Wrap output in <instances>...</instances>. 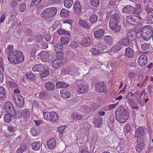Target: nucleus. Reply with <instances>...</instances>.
Here are the masks:
<instances>
[{"mask_svg":"<svg viewBox=\"0 0 153 153\" xmlns=\"http://www.w3.org/2000/svg\"><path fill=\"white\" fill-rule=\"evenodd\" d=\"M120 16L117 13L112 15L110 19L109 25L110 28L115 33L120 30L121 26L119 23Z\"/></svg>","mask_w":153,"mask_h":153,"instance_id":"obj_1","label":"nucleus"},{"mask_svg":"<svg viewBox=\"0 0 153 153\" xmlns=\"http://www.w3.org/2000/svg\"><path fill=\"white\" fill-rule=\"evenodd\" d=\"M127 110L123 107H120L116 111V119L120 123H125L128 117Z\"/></svg>","mask_w":153,"mask_h":153,"instance_id":"obj_2","label":"nucleus"},{"mask_svg":"<svg viewBox=\"0 0 153 153\" xmlns=\"http://www.w3.org/2000/svg\"><path fill=\"white\" fill-rule=\"evenodd\" d=\"M8 59L11 63L18 64L24 61V57L20 51H16L13 52L12 55L8 56Z\"/></svg>","mask_w":153,"mask_h":153,"instance_id":"obj_3","label":"nucleus"},{"mask_svg":"<svg viewBox=\"0 0 153 153\" xmlns=\"http://www.w3.org/2000/svg\"><path fill=\"white\" fill-rule=\"evenodd\" d=\"M153 34L152 29L150 26L147 25L143 27L141 32V36L146 41L150 39Z\"/></svg>","mask_w":153,"mask_h":153,"instance_id":"obj_4","label":"nucleus"},{"mask_svg":"<svg viewBox=\"0 0 153 153\" xmlns=\"http://www.w3.org/2000/svg\"><path fill=\"white\" fill-rule=\"evenodd\" d=\"M57 9L55 7H51L45 9L41 14V17L46 19L51 18L56 15Z\"/></svg>","mask_w":153,"mask_h":153,"instance_id":"obj_5","label":"nucleus"},{"mask_svg":"<svg viewBox=\"0 0 153 153\" xmlns=\"http://www.w3.org/2000/svg\"><path fill=\"white\" fill-rule=\"evenodd\" d=\"M39 57L43 62H48L53 58L52 53L45 51H42L38 55Z\"/></svg>","mask_w":153,"mask_h":153,"instance_id":"obj_6","label":"nucleus"},{"mask_svg":"<svg viewBox=\"0 0 153 153\" xmlns=\"http://www.w3.org/2000/svg\"><path fill=\"white\" fill-rule=\"evenodd\" d=\"M44 119L51 122L56 121L58 119L57 114L55 111L44 112L43 113Z\"/></svg>","mask_w":153,"mask_h":153,"instance_id":"obj_7","label":"nucleus"},{"mask_svg":"<svg viewBox=\"0 0 153 153\" xmlns=\"http://www.w3.org/2000/svg\"><path fill=\"white\" fill-rule=\"evenodd\" d=\"M13 96L17 106L19 108H22L24 106L25 102L22 97L19 95L15 94H13Z\"/></svg>","mask_w":153,"mask_h":153,"instance_id":"obj_8","label":"nucleus"},{"mask_svg":"<svg viewBox=\"0 0 153 153\" xmlns=\"http://www.w3.org/2000/svg\"><path fill=\"white\" fill-rule=\"evenodd\" d=\"M126 20L129 23L134 25H137L138 22L142 21V19L140 17L136 16H128L126 17Z\"/></svg>","mask_w":153,"mask_h":153,"instance_id":"obj_9","label":"nucleus"},{"mask_svg":"<svg viewBox=\"0 0 153 153\" xmlns=\"http://www.w3.org/2000/svg\"><path fill=\"white\" fill-rule=\"evenodd\" d=\"M125 36L130 41L135 40L137 37V33L134 30H130L126 34Z\"/></svg>","mask_w":153,"mask_h":153,"instance_id":"obj_10","label":"nucleus"},{"mask_svg":"<svg viewBox=\"0 0 153 153\" xmlns=\"http://www.w3.org/2000/svg\"><path fill=\"white\" fill-rule=\"evenodd\" d=\"M126 36L125 33L121 34V38L118 41V43L119 44L126 47L129 46L130 44V41Z\"/></svg>","mask_w":153,"mask_h":153,"instance_id":"obj_11","label":"nucleus"},{"mask_svg":"<svg viewBox=\"0 0 153 153\" xmlns=\"http://www.w3.org/2000/svg\"><path fill=\"white\" fill-rule=\"evenodd\" d=\"M137 144L136 146V149L137 152H140L145 147L143 138L142 137H139L137 140Z\"/></svg>","mask_w":153,"mask_h":153,"instance_id":"obj_12","label":"nucleus"},{"mask_svg":"<svg viewBox=\"0 0 153 153\" xmlns=\"http://www.w3.org/2000/svg\"><path fill=\"white\" fill-rule=\"evenodd\" d=\"M100 29L97 31H95L94 33V37L96 38H101L104 33V30L103 29L100 28V26H97L95 27L94 30H97Z\"/></svg>","mask_w":153,"mask_h":153,"instance_id":"obj_13","label":"nucleus"},{"mask_svg":"<svg viewBox=\"0 0 153 153\" xmlns=\"http://www.w3.org/2000/svg\"><path fill=\"white\" fill-rule=\"evenodd\" d=\"M4 106L7 111L14 115V114H15V110L13 105L10 102H6L4 104Z\"/></svg>","mask_w":153,"mask_h":153,"instance_id":"obj_14","label":"nucleus"},{"mask_svg":"<svg viewBox=\"0 0 153 153\" xmlns=\"http://www.w3.org/2000/svg\"><path fill=\"white\" fill-rule=\"evenodd\" d=\"M96 90L100 92H105L107 91L106 87L104 82L97 83L96 85Z\"/></svg>","mask_w":153,"mask_h":153,"instance_id":"obj_15","label":"nucleus"},{"mask_svg":"<svg viewBox=\"0 0 153 153\" xmlns=\"http://www.w3.org/2000/svg\"><path fill=\"white\" fill-rule=\"evenodd\" d=\"M147 57L145 55L140 56L138 59V64L140 66H145L147 63Z\"/></svg>","mask_w":153,"mask_h":153,"instance_id":"obj_16","label":"nucleus"},{"mask_svg":"<svg viewBox=\"0 0 153 153\" xmlns=\"http://www.w3.org/2000/svg\"><path fill=\"white\" fill-rule=\"evenodd\" d=\"M74 7L75 13L78 15L80 14L82 7L79 1H76L74 2Z\"/></svg>","mask_w":153,"mask_h":153,"instance_id":"obj_17","label":"nucleus"},{"mask_svg":"<svg viewBox=\"0 0 153 153\" xmlns=\"http://www.w3.org/2000/svg\"><path fill=\"white\" fill-rule=\"evenodd\" d=\"M136 8L132 6L127 5L124 7L122 11L123 13H132L134 12L136 10Z\"/></svg>","mask_w":153,"mask_h":153,"instance_id":"obj_18","label":"nucleus"},{"mask_svg":"<svg viewBox=\"0 0 153 153\" xmlns=\"http://www.w3.org/2000/svg\"><path fill=\"white\" fill-rule=\"evenodd\" d=\"M80 43L83 46H88L92 44L91 39L88 37L85 38Z\"/></svg>","mask_w":153,"mask_h":153,"instance_id":"obj_19","label":"nucleus"},{"mask_svg":"<svg viewBox=\"0 0 153 153\" xmlns=\"http://www.w3.org/2000/svg\"><path fill=\"white\" fill-rule=\"evenodd\" d=\"M145 131L144 129L142 127H139L136 129L135 136L136 137H141V136L144 135Z\"/></svg>","mask_w":153,"mask_h":153,"instance_id":"obj_20","label":"nucleus"},{"mask_svg":"<svg viewBox=\"0 0 153 153\" xmlns=\"http://www.w3.org/2000/svg\"><path fill=\"white\" fill-rule=\"evenodd\" d=\"M47 145L50 149H53L56 145L55 140L53 138H51L49 141H47Z\"/></svg>","mask_w":153,"mask_h":153,"instance_id":"obj_21","label":"nucleus"},{"mask_svg":"<svg viewBox=\"0 0 153 153\" xmlns=\"http://www.w3.org/2000/svg\"><path fill=\"white\" fill-rule=\"evenodd\" d=\"M62 60L59 59L53 60L51 63L52 67L54 68H59L62 64Z\"/></svg>","mask_w":153,"mask_h":153,"instance_id":"obj_22","label":"nucleus"},{"mask_svg":"<svg viewBox=\"0 0 153 153\" xmlns=\"http://www.w3.org/2000/svg\"><path fill=\"white\" fill-rule=\"evenodd\" d=\"M42 145L39 141H35L31 145L32 149L35 151L39 150Z\"/></svg>","mask_w":153,"mask_h":153,"instance_id":"obj_23","label":"nucleus"},{"mask_svg":"<svg viewBox=\"0 0 153 153\" xmlns=\"http://www.w3.org/2000/svg\"><path fill=\"white\" fill-rule=\"evenodd\" d=\"M60 93L61 96L63 98H68L71 96L70 92L68 91L65 89L61 90Z\"/></svg>","mask_w":153,"mask_h":153,"instance_id":"obj_24","label":"nucleus"},{"mask_svg":"<svg viewBox=\"0 0 153 153\" xmlns=\"http://www.w3.org/2000/svg\"><path fill=\"white\" fill-rule=\"evenodd\" d=\"M88 90V87L83 85H79L77 88V91L79 93L83 94L85 93Z\"/></svg>","mask_w":153,"mask_h":153,"instance_id":"obj_25","label":"nucleus"},{"mask_svg":"<svg viewBox=\"0 0 153 153\" xmlns=\"http://www.w3.org/2000/svg\"><path fill=\"white\" fill-rule=\"evenodd\" d=\"M102 121V119L98 117L94 118L93 123L96 127H99L101 125Z\"/></svg>","mask_w":153,"mask_h":153,"instance_id":"obj_26","label":"nucleus"},{"mask_svg":"<svg viewBox=\"0 0 153 153\" xmlns=\"http://www.w3.org/2000/svg\"><path fill=\"white\" fill-rule=\"evenodd\" d=\"M45 66L41 64L35 65L33 67V70L34 71H40L44 69Z\"/></svg>","mask_w":153,"mask_h":153,"instance_id":"obj_27","label":"nucleus"},{"mask_svg":"<svg viewBox=\"0 0 153 153\" xmlns=\"http://www.w3.org/2000/svg\"><path fill=\"white\" fill-rule=\"evenodd\" d=\"M6 91L3 86L0 87V100H3L6 97Z\"/></svg>","mask_w":153,"mask_h":153,"instance_id":"obj_28","label":"nucleus"},{"mask_svg":"<svg viewBox=\"0 0 153 153\" xmlns=\"http://www.w3.org/2000/svg\"><path fill=\"white\" fill-rule=\"evenodd\" d=\"M45 87L47 91H50L53 90L55 87L53 83L50 82H46L45 85Z\"/></svg>","mask_w":153,"mask_h":153,"instance_id":"obj_29","label":"nucleus"},{"mask_svg":"<svg viewBox=\"0 0 153 153\" xmlns=\"http://www.w3.org/2000/svg\"><path fill=\"white\" fill-rule=\"evenodd\" d=\"M6 83L7 86L10 88H18V85L12 81L7 80Z\"/></svg>","mask_w":153,"mask_h":153,"instance_id":"obj_30","label":"nucleus"},{"mask_svg":"<svg viewBox=\"0 0 153 153\" xmlns=\"http://www.w3.org/2000/svg\"><path fill=\"white\" fill-rule=\"evenodd\" d=\"M68 85V84L62 82H57L56 84V86L58 88H67Z\"/></svg>","mask_w":153,"mask_h":153,"instance_id":"obj_31","label":"nucleus"},{"mask_svg":"<svg viewBox=\"0 0 153 153\" xmlns=\"http://www.w3.org/2000/svg\"><path fill=\"white\" fill-rule=\"evenodd\" d=\"M126 53V56L129 58H131L133 56V50L129 47L127 48L125 50Z\"/></svg>","mask_w":153,"mask_h":153,"instance_id":"obj_32","label":"nucleus"},{"mask_svg":"<svg viewBox=\"0 0 153 153\" xmlns=\"http://www.w3.org/2000/svg\"><path fill=\"white\" fill-rule=\"evenodd\" d=\"M71 117L74 120H81L82 117V115L79 113H73L71 115Z\"/></svg>","mask_w":153,"mask_h":153,"instance_id":"obj_33","label":"nucleus"},{"mask_svg":"<svg viewBox=\"0 0 153 153\" xmlns=\"http://www.w3.org/2000/svg\"><path fill=\"white\" fill-rule=\"evenodd\" d=\"M134 94L131 92L127 94L126 99L128 100V103L130 104L133 103V100H134Z\"/></svg>","mask_w":153,"mask_h":153,"instance_id":"obj_34","label":"nucleus"},{"mask_svg":"<svg viewBox=\"0 0 153 153\" xmlns=\"http://www.w3.org/2000/svg\"><path fill=\"white\" fill-rule=\"evenodd\" d=\"M73 3V0H65L64 4L65 7L70 8L72 6Z\"/></svg>","mask_w":153,"mask_h":153,"instance_id":"obj_35","label":"nucleus"},{"mask_svg":"<svg viewBox=\"0 0 153 153\" xmlns=\"http://www.w3.org/2000/svg\"><path fill=\"white\" fill-rule=\"evenodd\" d=\"M70 40L69 37H66L64 36L61 37L60 39L61 43L63 45H65L69 42Z\"/></svg>","mask_w":153,"mask_h":153,"instance_id":"obj_36","label":"nucleus"},{"mask_svg":"<svg viewBox=\"0 0 153 153\" xmlns=\"http://www.w3.org/2000/svg\"><path fill=\"white\" fill-rule=\"evenodd\" d=\"M13 50V47L12 45H9L6 50V53L8 55V56L12 55V53Z\"/></svg>","mask_w":153,"mask_h":153,"instance_id":"obj_37","label":"nucleus"},{"mask_svg":"<svg viewBox=\"0 0 153 153\" xmlns=\"http://www.w3.org/2000/svg\"><path fill=\"white\" fill-rule=\"evenodd\" d=\"M57 33L60 35H67L69 36L71 35L70 33H69L66 30L62 29H60L58 30L57 31Z\"/></svg>","mask_w":153,"mask_h":153,"instance_id":"obj_38","label":"nucleus"},{"mask_svg":"<svg viewBox=\"0 0 153 153\" xmlns=\"http://www.w3.org/2000/svg\"><path fill=\"white\" fill-rule=\"evenodd\" d=\"M146 23L150 25L153 23V12H151L150 14L147 17L146 19Z\"/></svg>","mask_w":153,"mask_h":153,"instance_id":"obj_39","label":"nucleus"},{"mask_svg":"<svg viewBox=\"0 0 153 153\" xmlns=\"http://www.w3.org/2000/svg\"><path fill=\"white\" fill-rule=\"evenodd\" d=\"M16 124L14 123H12L8 127L9 131L11 132H14L16 129Z\"/></svg>","mask_w":153,"mask_h":153,"instance_id":"obj_40","label":"nucleus"},{"mask_svg":"<svg viewBox=\"0 0 153 153\" xmlns=\"http://www.w3.org/2000/svg\"><path fill=\"white\" fill-rule=\"evenodd\" d=\"M30 113V111L28 109L25 108L23 109L22 112L19 115V116L18 117H21L22 115H23L24 116H26V115H28ZM15 117H18L17 116H15Z\"/></svg>","mask_w":153,"mask_h":153,"instance_id":"obj_41","label":"nucleus"},{"mask_svg":"<svg viewBox=\"0 0 153 153\" xmlns=\"http://www.w3.org/2000/svg\"><path fill=\"white\" fill-rule=\"evenodd\" d=\"M27 146L25 144H22L17 150V153H22L26 149Z\"/></svg>","mask_w":153,"mask_h":153,"instance_id":"obj_42","label":"nucleus"},{"mask_svg":"<svg viewBox=\"0 0 153 153\" xmlns=\"http://www.w3.org/2000/svg\"><path fill=\"white\" fill-rule=\"evenodd\" d=\"M63 47L62 45L59 43H57L54 47L55 50L56 52H59L63 49Z\"/></svg>","mask_w":153,"mask_h":153,"instance_id":"obj_43","label":"nucleus"},{"mask_svg":"<svg viewBox=\"0 0 153 153\" xmlns=\"http://www.w3.org/2000/svg\"><path fill=\"white\" fill-rule=\"evenodd\" d=\"M79 24L80 26L86 28H89L90 27L88 24L82 19H80L79 20Z\"/></svg>","mask_w":153,"mask_h":153,"instance_id":"obj_44","label":"nucleus"},{"mask_svg":"<svg viewBox=\"0 0 153 153\" xmlns=\"http://www.w3.org/2000/svg\"><path fill=\"white\" fill-rule=\"evenodd\" d=\"M104 40L106 42L110 44L112 43L113 38L109 35L105 36L104 37Z\"/></svg>","mask_w":153,"mask_h":153,"instance_id":"obj_45","label":"nucleus"},{"mask_svg":"<svg viewBox=\"0 0 153 153\" xmlns=\"http://www.w3.org/2000/svg\"><path fill=\"white\" fill-rule=\"evenodd\" d=\"M8 114H5L4 115V120L7 123H9L11 120V117L10 113H8Z\"/></svg>","mask_w":153,"mask_h":153,"instance_id":"obj_46","label":"nucleus"},{"mask_svg":"<svg viewBox=\"0 0 153 153\" xmlns=\"http://www.w3.org/2000/svg\"><path fill=\"white\" fill-rule=\"evenodd\" d=\"M97 16L95 14H93L90 17V22L92 24H94L97 21Z\"/></svg>","mask_w":153,"mask_h":153,"instance_id":"obj_47","label":"nucleus"},{"mask_svg":"<svg viewBox=\"0 0 153 153\" xmlns=\"http://www.w3.org/2000/svg\"><path fill=\"white\" fill-rule=\"evenodd\" d=\"M49 74V72L48 70H44L42 73L40 74V76L42 78H44L47 77Z\"/></svg>","mask_w":153,"mask_h":153,"instance_id":"obj_48","label":"nucleus"},{"mask_svg":"<svg viewBox=\"0 0 153 153\" xmlns=\"http://www.w3.org/2000/svg\"><path fill=\"white\" fill-rule=\"evenodd\" d=\"M69 14V11L67 10L62 9L60 11V15L62 17L66 16H68Z\"/></svg>","mask_w":153,"mask_h":153,"instance_id":"obj_49","label":"nucleus"},{"mask_svg":"<svg viewBox=\"0 0 153 153\" xmlns=\"http://www.w3.org/2000/svg\"><path fill=\"white\" fill-rule=\"evenodd\" d=\"M26 76L28 79L31 80H33L34 78V76L33 74L30 72L27 73Z\"/></svg>","mask_w":153,"mask_h":153,"instance_id":"obj_50","label":"nucleus"},{"mask_svg":"<svg viewBox=\"0 0 153 153\" xmlns=\"http://www.w3.org/2000/svg\"><path fill=\"white\" fill-rule=\"evenodd\" d=\"M97 47L99 50L102 51L105 50L107 48V46L100 43L97 44Z\"/></svg>","mask_w":153,"mask_h":153,"instance_id":"obj_51","label":"nucleus"},{"mask_svg":"<svg viewBox=\"0 0 153 153\" xmlns=\"http://www.w3.org/2000/svg\"><path fill=\"white\" fill-rule=\"evenodd\" d=\"M150 45L146 43H143L142 44L141 46V48L143 51H147L149 48Z\"/></svg>","mask_w":153,"mask_h":153,"instance_id":"obj_52","label":"nucleus"},{"mask_svg":"<svg viewBox=\"0 0 153 153\" xmlns=\"http://www.w3.org/2000/svg\"><path fill=\"white\" fill-rule=\"evenodd\" d=\"M31 134L33 136H36L38 134V129L34 127L32 128L31 129Z\"/></svg>","mask_w":153,"mask_h":153,"instance_id":"obj_53","label":"nucleus"},{"mask_svg":"<svg viewBox=\"0 0 153 153\" xmlns=\"http://www.w3.org/2000/svg\"><path fill=\"white\" fill-rule=\"evenodd\" d=\"M121 49V47L120 45L116 46L112 48V51L114 53H116L118 52Z\"/></svg>","mask_w":153,"mask_h":153,"instance_id":"obj_54","label":"nucleus"},{"mask_svg":"<svg viewBox=\"0 0 153 153\" xmlns=\"http://www.w3.org/2000/svg\"><path fill=\"white\" fill-rule=\"evenodd\" d=\"M91 4L94 7H97L99 5L98 0H91Z\"/></svg>","mask_w":153,"mask_h":153,"instance_id":"obj_55","label":"nucleus"},{"mask_svg":"<svg viewBox=\"0 0 153 153\" xmlns=\"http://www.w3.org/2000/svg\"><path fill=\"white\" fill-rule=\"evenodd\" d=\"M42 0H33L31 3V6L34 7L38 4Z\"/></svg>","mask_w":153,"mask_h":153,"instance_id":"obj_56","label":"nucleus"},{"mask_svg":"<svg viewBox=\"0 0 153 153\" xmlns=\"http://www.w3.org/2000/svg\"><path fill=\"white\" fill-rule=\"evenodd\" d=\"M26 8V5L25 3H22L19 7V10L21 12L24 11Z\"/></svg>","mask_w":153,"mask_h":153,"instance_id":"obj_57","label":"nucleus"},{"mask_svg":"<svg viewBox=\"0 0 153 153\" xmlns=\"http://www.w3.org/2000/svg\"><path fill=\"white\" fill-rule=\"evenodd\" d=\"M70 46L73 48H75L78 47V44L76 42L73 41L71 42Z\"/></svg>","mask_w":153,"mask_h":153,"instance_id":"obj_58","label":"nucleus"},{"mask_svg":"<svg viewBox=\"0 0 153 153\" xmlns=\"http://www.w3.org/2000/svg\"><path fill=\"white\" fill-rule=\"evenodd\" d=\"M66 128V127L65 126H61L59 127L58 128V131L60 133V134H62L63 133L64 130Z\"/></svg>","mask_w":153,"mask_h":153,"instance_id":"obj_59","label":"nucleus"},{"mask_svg":"<svg viewBox=\"0 0 153 153\" xmlns=\"http://www.w3.org/2000/svg\"><path fill=\"white\" fill-rule=\"evenodd\" d=\"M46 95V92L45 91H42L40 93L39 97L41 98H44L45 97Z\"/></svg>","mask_w":153,"mask_h":153,"instance_id":"obj_60","label":"nucleus"},{"mask_svg":"<svg viewBox=\"0 0 153 153\" xmlns=\"http://www.w3.org/2000/svg\"><path fill=\"white\" fill-rule=\"evenodd\" d=\"M91 52L92 54L94 55H97L100 53L99 51L95 48H93Z\"/></svg>","mask_w":153,"mask_h":153,"instance_id":"obj_61","label":"nucleus"},{"mask_svg":"<svg viewBox=\"0 0 153 153\" xmlns=\"http://www.w3.org/2000/svg\"><path fill=\"white\" fill-rule=\"evenodd\" d=\"M130 126L128 125H127L125 126V127L124 128V131L127 134L128 133H129L130 131Z\"/></svg>","mask_w":153,"mask_h":153,"instance_id":"obj_62","label":"nucleus"},{"mask_svg":"<svg viewBox=\"0 0 153 153\" xmlns=\"http://www.w3.org/2000/svg\"><path fill=\"white\" fill-rule=\"evenodd\" d=\"M57 52V53L56 54V56L58 58V59H61L63 56V53L61 51Z\"/></svg>","mask_w":153,"mask_h":153,"instance_id":"obj_63","label":"nucleus"},{"mask_svg":"<svg viewBox=\"0 0 153 153\" xmlns=\"http://www.w3.org/2000/svg\"><path fill=\"white\" fill-rule=\"evenodd\" d=\"M145 10L148 13H150L153 11V8L147 6L145 7Z\"/></svg>","mask_w":153,"mask_h":153,"instance_id":"obj_64","label":"nucleus"}]
</instances>
